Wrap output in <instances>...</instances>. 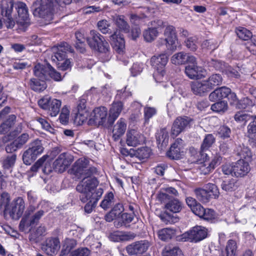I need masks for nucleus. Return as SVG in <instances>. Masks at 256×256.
Returning a JSON list of instances; mask_svg holds the SVG:
<instances>
[{
    "label": "nucleus",
    "instance_id": "nucleus-1",
    "mask_svg": "<svg viewBox=\"0 0 256 256\" xmlns=\"http://www.w3.org/2000/svg\"><path fill=\"white\" fill-rule=\"evenodd\" d=\"M57 4H61L58 0H36L32 4L33 14L35 16L50 20Z\"/></svg>",
    "mask_w": 256,
    "mask_h": 256
},
{
    "label": "nucleus",
    "instance_id": "nucleus-2",
    "mask_svg": "<svg viewBox=\"0 0 256 256\" xmlns=\"http://www.w3.org/2000/svg\"><path fill=\"white\" fill-rule=\"evenodd\" d=\"M36 210V208L34 206L30 204L19 224L21 231L23 232L30 228H32L34 226L44 215V212L42 210H40L32 215Z\"/></svg>",
    "mask_w": 256,
    "mask_h": 256
},
{
    "label": "nucleus",
    "instance_id": "nucleus-3",
    "mask_svg": "<svg viewBox=\"0 0 256 256\" xmlns=\"http://www.w3.org/2000/svg\"><path fill=\"white\" fill-rule=\"evenodd\" d=\"M98 173V170L94 166H88V160L86 158H79L73 164L71 174L78 178L90 177Z\"/></svg>",
    "mask_w": 256,
    "mask_h": 256
},
{
    "label": "nucleus",
    "instance_id": "nucleus-4",
    "mask_svg": "<svg viewBox=\"0 0 256 256\" xmlns=\"http://www.w3.org/2000/svg\"><path fill=\"white\" fill-rule=\"evenodd\" d=\"M90 47L102 53H106L110 49L108 43L104 36L95 30H90V36L86 38Z\"/></svg>",
    "mask_w": 256,
    "mask_h": 256
},
{
    "label": "nucleus",
    "instance_id": "nucleus-5",
    "mask_svg": "<svg viewBox=\"0 0 256 256\" xmlns=\"http://www.w3.org/2000/svg\"><path fill=\"white\" fill-rule=\"evenodd\" d=\"M168 62V57L164 54L152 57L150 59L151 65L155 70L153 76L156 82L162 81L165 74L164 68Z\"/></svg>",
    "mask_w": 256,
    "mask_h": 256
},
{
    "label": "nucleus",
    "instance_id": "nucleus-6",
    "mask_svg": "<svg viewBox=\"0 0 256 256\" xmlns=\"http://www.w3.org/2000/svg\"><path fill=\"white\" fill-rule=\"evenodd\" d=\"M157 199L162 203L164 204V208L167 212L173 214L178 213L182 208V203L177 198L160 192L157 196Z\"/></svg>",
    "mask_w": 256,
    "mask_h": 256
},
{
    "label": "nucleus",
    "instance_id": "nucleus-7",
    "mask_svg": "<svg viewBox=\"0 0 256 256\" xmlns=\"http://www.w3.org/2000/svg\"><path fill=\"white\" fill-rule=\"evenodd\" d=\"M207 229L202 226H196L181 236V240L184 242H198L206 238Z\"/></svg>",
    "mask_w": 256,
    "mask_h": 256
},
{
    "label": "nucleus",
    "instance_id": "nucleus-8",
    "mask_svg": "<svg viewBox=\"0 0 256 256\" xmlns=\"http://www.w3.org/2000/svg\"><path fill=\"white\" fill-rule=\"evenodd\" d=\"M44 150L40 140H36L32 142L28 149L26 150L22 156L24 164L30 165Z\"/></svg>",
    "mask_w": 256,
    "mask_h": 256
},
{
    "label": "nucleus",
    "instance_id": "nucleus-9",
    "mask_svg": "<svg viewBox=\"0 0 256 256\" xmlns=\"http://www.w3.org/2000/svg\"><path fill=\"white\" fill-rule=\"evenodd\" d=\"M39 106L47 112V114L51 116H56L60 112L62 102L57 99H52L48 97H44L38 102Z\"/></svg>",
    "mask_w": 256,
    "mask_h": 256
},
{
    "label": "nucleus",
    "instance_id": "nucleus-10",
    "mask_svg": "<svg viewBox=\"0 0 256 256\" xmlns=\"http://www.w3.org/2000/svg\"><path fill=\"white\" fill-rule=\"evenodd\" d=\"M192 120L188 116H178L174 121L171 128V136L174 138L191 126Z\"/></svg>",
    "mask_w": 256,
    "mask_h": 256
},
{
    "label": "nucleus",
    "instance_id": "nucleus-11",
    "mask_svg": "<svg viewBox=\"0 0 256 256\" xmlns=\"http://www.w3.org/2000/svg\"><path fill=\"white\" fill-rule=\"evenodd\" d=\"M164 32L166 46L168 50H176L177 46L178 38L175 28L172 25H166Z\"/></svg>",
    "mask_w": 256,
    "mask_h": 256
},
{
    "label": "nucleus",
    "instance_id": "nucleus-12",
    "mask_svg": "<svg viewBox=\"0 0 256 256\" xmlns=\"http://www.w3.org/2000/svg\"><path fill=\"white\" fill-rule=\"evenodd\" d=\"M73 161L72 157L67 152L60 154L53 163V167L56 172H62L70 166Z\"/></svg>",
    "mask_w": 256,
    "mask_h": 256
},
{
    "label": "nucleus",
    "instance_id": "nucleus-13",
    "mask_svg": "<svg viewBox=\"0 0 256 256\" xmlns=\"http://www.w3.org/2000/svg\"><path fill=\"white\" fill-rule=\"evenodd\" d=\"M60 248V243L58 237H50L46 239L42 244V250L48 255L56 254Z\"/></svg>",
    "mask_w": 256,
    "mask_h": 256
},
{
    "label": "nucleus",
    "instance_id": "nucleus-14",
    "mask_svg": "<svg viewBox=\"0 0 256 256\" xmlns=\"http://www.w3.org/2000/svg\"><path fill=\"white\" fill-rule=\"evenodd\" d=\"M98 184V180L95 178L84 177L82 180L78 184L76 189L78 192H90L94 194L92 190Z\"/></svg>",
    "mask_w": 256,
    "mask_h": 256
},
{
    "label": "nucleus",
    "instance_id": "nucleus-15",
    "mask_svg": "<svg viewBox=\"0 0 256 256\" xmlns=\"http://www.w3.org/2000/svg\"><path fill=\"white\" fill-rule=\"evenodd\" d=\"M149 246L150 243L148 240H140L128 245L126 250L130 256L142 254L148 250Z\"/></svg>",
    "mask_w": 256,
    "mask_h": 256
},
{
    "label": "nucleus",
    "instance_id": "nucleus-16",
    "mask_svg": "<svg viewBox=\"0 0 256 256\" xmlns=\"http://www.w3.org/2000/svg\"><path fill=\"white\" fill-rule=\"evenodd\" d=\"M171 62L176 65L196 64V58L188 54L181 52L174 54L171 58Z\"/></svg>",
    "mask_w": 256,
    "mask_h": 256
},
{
    "label": "nucleus",
    "instance_id": "nucleus-17",
    "mask_svg": "<svg viewBox=\"0 0 256 256\" xmlns=\"http://www.w3.org/2000/svg\"><path fill=\"white\" fill-rule=\"evenodd\" d=\"M24 209V200L21 197H18L14 201V204L8 212L13 219H18L23 214Z\"/></svg>",
    "mask_w": 256,
    "mask_h": 256
},
{
    "label": "nucleus",
    "instance_id": "nucleus-18",
    "mask_svg": "<svg viewBox=\"0 0 256 256\" xmlns=\"http://www.w3.org/2000/svg\"><path fill=\"white\" fill-rule=\"evenodd\" d=\"M126 143L130 146H136L144 141L143 135L138 131L132 129L128 130L126 134Z\"/></svg>",
    "mask_w": 256,
    "mask_h": 256
},
{
    "label": "nucleus",
    "instance_id": "nucleus-19",
    "mask_svg": "<svg viewBox=\"0 0 256 256\" xmlns=\"http://www.w3.org/2000/svg\"><path fill=\"white\" fill-rule=\"evenodd\" d=\"M110 42L114 49L118 53L122 52L125 47L124 36L120 30H116L110 37Z\"/></svg>",
    "mask_w": 256,
    "mask_h": 256
},
{
    "label": "nucleus",
    "instance_id": "nucleus-20",
    "mask_svg": "<svg viewBox=\"0 0 256 256\" xmlns=\"http://www.w3.org/2000/svg\"><path fill=\"white\" fill-rule=\"evenodd\" d=\"M108 115L107 108L104 106L94 109L90 120L96 124L102 125L105 122Z\"/></svg>",
    "mask_w": 256,
    "mask_h": 256
},
{
    "label": "nucleus",
    "instance_id": "nucleus-21",
    "mask_svg": "<svg viewBox=\"0 0 256 256\" xmlns=\"http://www.w3.org/2000/svg\"><path fill=\"white\" fill-rule=\"evenodd\" d=\"M72 52L71 46L66 42H61L57 46V51L52 56V60L55 62H61L65 60L67 52Z\"/></svg>",
    "mask_w": 256,
    "mask_h": 256
},
{
    "label": "nucleus",
    "instance_id": "nucleus-22",
    "mask_svg": "<svg viewBox=\"0 0 256 256\" xmlns=\"http://www.w3.org/2000/svg\"><path fill=\"white\" fill-rule=\"evenodd\" d=\"M192 64L186 67L185 73L186 76L191 79H200L204 77L206 70L202 67L197 66L196 62V64Z\"/></svg>",
    "mask_w": 256,
    "mask_h": 256
},
{
    "label": "nucleus",
    "instance_id": "nucleus-23",
    "mask_svg": "<svg viewBox=\"0 0 256 256\" xmlns=\"http://www.w3.org/2000/svg\"><path fill=\"white\" fill-rule=\"evenodd\" d=\"M124 104L120 101L114 102L110 110L109 116L108 119L110 124H113L115 120L118 117L122 110Z\"/></svg>",
    "mask_w": 256,
    "mask_h": 256
},
{
    "label": "nucleus",
    "instance_id": "nucleus-24",
    "mask_svg": "<svg viewBox=\"0 0 256 256\" xmlns=\"http://www.w3.org/2000/svg\"><path fill=\"white\" fill-rule=\"evenodd\" d=\"M126 129V120L121 118L114 125L112 130V138L114 141L118 140L124 134Z\"/></svg>",
    "mask_w": 256,
    "mask_h": 256
},
{
    "label": "nucleus",
    "instance_id": "nucleus-25",
    "mask_svg": "<svg viewBox=\"0 0 256 256\" xmlns=\"http://www.w3.org/2000/svg\"><path fill=\"white\" fill-rule=\"evenodd\" d=\"M250 168L248 162L244 160H240L234 166V174L235 176H243L250 171Z\"/></svg>",
    "mask_w": 256,
    "mask_h": 256
},
{
    "label": "nucleus",
    "instance_id": "nucleus-26",
    "mask_svg": "<svg viewBox=\"0 0 256 256\" xmlns=\"http://www.w3.org/2000/svg\"><path fill=\"white\" fill-rule=\"evenodd\" d=\"M190 88L192 91L196 95L202 96L210 91L205 80L192 82Z\"/></svg>",
    "mask_w": 256,
    "mask_h": 256
},
{
    "label": "nucleus",
    "instance_id": "nucleus-27",
    "mask_svg": "<svg viewBox=\"0 0 256 256\" xmlns=\"http://www.w3.org/2000/svg\"><path fill=\"white\" fill-rule=\"evenodd\" d=\"M104 190L102 188H98L96 192L92 194L90 200L84 206V211L88 214L91 213L93 209L96 207L98 201L101 198Z\"/></svg>",
    "mask_w": 256,
    "mask_h": 256
},
{
    "label": "nucleus",
    "instance_id": "nucleus-28",
    "mask_svg": "<svg viewBox=\"0 0 256 256\" xmlns=\"http://www.w3.org/2000/svg\"><path fill=\"white\" fill-rule=\"evenodd\" d=\"M230 94V89L222 86L216 89L209 95V100L212 102H216L226 98Z\"/></svg>",
    "mask_w": 256,
    "mask_h": 256
},
{
    "label": "nucleus",
    "instance_id": "nucleus-29",
    "mask_svg": "<svg viewBox=\"0 0 256 256\" xmlns=\"http://www.w3.org/2000/svg\"><path fill=\"white\" fill-rule=\"evenodd\" d=\"M50 65L49 64L45 65L40 64H36L34 68V74L42 80H48V74Z\"/></svg>",
    "mask_w": 256,
    "mask_h": 256
},
{
    "label": "nucleus",
    "instance_id": "nucleus-30",
    "mask_svg": "<svg viewBox=\"0 0 256 256\" xmlns=\"http://www.w3.org/2000/svg\"><path fill=\"white\" fill-rule=\"evenodd\" d=\"M182 142V139L177 140L170 146V150L167 152L166 155L171 159L178 160L181 158L182 152L180 150V142Z\"/></svg>",
    "mask_w": 256,
    "mask_h": 256
},
{
    "label": "nucleus",
    "instance_id": "nucleus-31",
    "mask_svg": "<svg viewBox=\"0 0 256 256\" xmlns=\"http://www.w3.org/2000/svg\"><path fill=\"white\" fill-rule=\"evenodd\" d=\"M134 212L122 214L120 217L114 222V226L117 228L122 226L127 227L128 224L134 220Z\"/></svg>",
    "mask_w": 256,
    "mask_h": 256
},
{
    "label": "nucleus",
    "instance_id": "nucleus-32",
    "mask_svg": "<svg viewBox=\"0 0 256 256\" xmlns=\"http://www.w3.org/2000/svg\"><path fill=\"white\" fill-rule=\"evenodd\" d=\"M86 100L84 98L80 100L77 106L78 112L76 114L75 118L76 120H79L82 122H83L86 120L88 116L87 110H86Z\"/></svg>",
    "mask_w": 256,
    "mask_h": 256
},
{
    "label": "nucleus",
    "instance_id": "nucleus-33",
    "mask_svg": "<svg viewBox=\"0 0 256 256\" xmlns=\"http://www.w3.org/2000/svg\"><path fill=\"white\" fill-rule=\"evenodd\" d=\"M14 6V0H2L0 2L2 15L5 17H10L13 11Z\"/></svg>",
    "mask_w": 256,
    "mask_h": 256
},
{
    "label": "nucleus",
    "instance_id": "nucleus-34",
    "mask_svg": "<svg viewBox=\"0 0 256 256\" xmlns=\"http://www.w3.org/2000/svg\"><path fill=\"white\" fill-rule=\"evenodd\" d=\"M16 8L17 10L19 18L24 22L28 18V8L24 2H18L16 4Z\"/></svg>",
    "mask_w": 256,
    "mask_h": 256
},
{
    "label": "nucleus",
    "instance_id": "nucleus-35",
    "mask_svg": "<svg viewBox=\"0 0 256 256\" xmlns=\"http://www.w3.org/2000/svg\"><path fill=\"white\" fill-rule=\"evenodd\" d=\"M76 42V48L80 52H84L85 51L86 38L84 33L80 31H78L75 34Z\"/></svg>",
    "mask_w": 256,
    "mask_h": 256
},
{
    "label": "nucleus",
    "instance_id": "nucleus-36",
    "mask_svg": "<svg viewBox=\"0 0 256 256\" xmlns=\"http://www.w3.org/2000/svg\"><path fill=\"white\" fill-rule=\"evenodd\" d=\"M209 89L212 90L216 86L222 84V78L220 74H212L205 80Z\"/></svg>",
    "mask_w": 256,
    "mask_h": 256
},
{
    "label": "nucleus",
    "instance_id": "nucleus-37",
    "mask_svg": "<svg viewBox=\"0 0 256 256\" xmlns=\"http://www.w3.org/2000/svg\"><path fill=\"white\" fill-rule=\"evenodd\" d=\"M215 138L212 134H208L206 135L201 145L200 154L201 156H204L206 153L204 151L208 150L214 142Z\"/></svg>",
    "mask_w": 256,
    "mask_h": 256
},
{
    "label": "nucleus",
    "instance_id": "nucleus-38",
    "mask_svg": "<svg viewBox=\"0 0 256 256\" xmlns=\"http://www.w3.org/2000/svg\"><path fill=\"white\" fill-rule=\"evenodd\" d=\"M16 159V155L15 154H12L4 158L2 164L3 168L4 170L11 171L12 168L14 166Z\"/></svg>",
    "mask_w": 256,
    "mask_h": 256
},
{
    "label": "nucleus",
    "instance_id": "nucleus-39",
    "mask_svg": "<svg viewBox=\"0 0 256 256\" xmlns=\"http://www.w3.org/2000/svg\"><path fill=\"white\" fill-rule=\"evenodd\" d=\"M29 84L30 88L36 92H40L44 90L46 88V84L44 80H37L33 78H31Z\"/></svg>",
    "mask_w": 256,
    "mask_h": 256
},
{
    "label": "nucleus",
    "instance_id": "nucleus-40",
    "mask_svg": "<svg viewBox=\"0 0 256 256\" xmlns=\"http://www.w3.org/2000/svg\"><path fill=\"white\" fill-rule=\"evenodd\" d=\"M236 152L240 158V160H244L248 162L251 160L252 154L248 146L244 145L240 146L237 148Z\"/></svg>",
    "mask_w": 256,
    "mask_h": 256
},
{
    "label": "nucleus",
    "instance_id": "nucleus-41",
    "mask_svg": "<svg viewBox=\"0 0 256 256\" xmlns=\"http://www.w3.org/2000/svg\"><path fill=\"white\" fill-rule=\"evenodd\" d=\"M114 22L119 30L125 33L130 32V26L124 18V16H118L114 18Z\"/></svg>",
    "mask_w": 256,
    "mask_h": 256
},
{
    "label": "nucleus",
    "instance_id": "nucleus-42",
    "mask_svg": "<svg viewBox=\"0 0 256 256\" xmlns=\"http://www.w3.org/2000/svg\"><path fill=\"white\" fill-rule=\"evenodd\" d=\"M158 31L155 28H148L143 32L144 40L148 42L154 41L158 35Z\"/></svg>",
    "mask_w": 256,
    "mask_h": 256
},
{
    "label": "nucleus",
    "instance_id": "nucleus-43",
    "mask_svg": "<svg viewBox=\"0 0 256 256\" xmlns=\"http://www.w3.org/2000/svg\"><path fill=\"white\" fill-rule=\"evenodd\" d=\"M162 256H183L182 250L176 246H166L162 252Z\"/></svg>",
    "mask_w": 256,
    "mask_h": 256
},
{
    "label": "nucleus",
    "instance_id": "nucleus-44",
    "mask_svg": "<svg viewBox=\"0 0 256 256\" xmlns=\"http://www.w3.org/2000/svg\"><path fill=\"white\" fill-rule=\"evenodd\" d=\"M156 140L158 144H161L162 146H166L169 140L168 133L166 128L160 130L156 135Z\"/></svg>",
    "mask_w": 256,
    "mask_h": 256
},
{
    "label": "nucleus",
    "instance_id": "nucleus-45",
    "mask_svg": "<svg viewBox=\"0 0 256 256\" xmlns=\"http://www.w3.org/2000/svg\"><path fill=\"white\" fill-rule=\"evenodd\" d=\"M196 198L203 203L208 202L210 198V195L208 193L205 188H198L194 190Z\"/></svg>",
    "mask_w": 256,
    "mask_h": 256
},
{
    "label": "nucleus",
    "instance_id": "nucleus-46",
    "mask_svg": "<svg viewBox=\"0 0 256 256\" xmlns=\"http://www.w3.org/2000/svg\"><path fill=\"white\" fill-rule=\"evenodd\" d=\"M238 246L236 241L230 240L228 241L226 246V256H236L237 252Z\"/></svg>",
    "mask_w": 256,
    "mask_h": 256
},
{
    "label": "nucleus",
    "instance_id": "nucleus-47",
    "mask_svg": "<svg viewBox=\"0 0 256 256\" xmlns=\"http://www.w3.org/2000/svg\"><path fill=\"white\" fill-rule=\"evenodd\" d=\"M175 231L171 228H166L158 232L159 238L163 241H166L172 238L174 235Z\"/></svg>",
    "mask_w": 256,
    "mask_h": 256
},
{
    "label": "nucleus",
    "instance_id": "nucleus-48",
    "mask_svg": "<svg viewBox=\"0 0 256 256\" xmlns=\"http://www.w3.org/2000/svg\"><path fill=\"white\" fill-rule=\"evenodd\" d=\"M236 32L238 36L244 40H248L253 36L250 31L243 27L237 28Z\"/></svg>",
    "mask_w": 256,
    "mask_h": 256
},
{
    "label": "nucleus",
    "instance_id": "nucleus-49",
    "mask_svg": "<svg viewBox=\"0 0 256 256\" xmlns=\"http://www.w3.org/2000/svg\"><path fill=\"white\" fill-rule=\"evenodd\" d=\"M204 160V164L200 166V170L204 174H207L211 172L214 169V166H212L211 163L208 162L209 156L208 154L202 156Z\"/></svg>",
    "mask_w": 256,
    "mask_h": 256
},
{
    "label": "nucleus",
    "instance_id": "nucleus-50",
    "mask_svg": "<svg viewBox=\"0 0 256 256\" xmlns=\"http://www.w3.org/2000/svg\"><path fill=\"white\" fill-rule=\"evenodd\" d=\"M150 148L148 147H142L134 152V156L142 160L148 158L150 156Z\"/></svg>",
    "mask_w": 256,
    "mask_h": 256
},
{
    "label": "nucleus",
    "instance_id": "nucleus-51",
    "mask_svg": "<svg viewBox=\"0 0 256 256\" xmlns=\"http://www.w3.org/2000/svg\"><path fill=\"white\" fill-rule=\"evenodd\" d=\"M254 105V102L248 98L244 97L238 100L236 103V107L240 109L249 108Z\"/></svg>",
    "mask_w": 256,
    "mask_h": 256
},
{
    "label": "nucleus",
    "instance_id": "nucleus-52",
    "mask_svg": "<svg viewBox=\"0 0 256 256\" xmlns=\"http://www.w3.org/2000/svg\"><path fill=\"white\" fill-rule=\"evenodd\" d=\"M221 188L222 190L227 192H232L237 188L236 182L234 180H224L221 184Z\"/></svg>",
    "mask_w": 256,
    "mask_h": 256
},
{
    "label": "nucleus",
    "instance_id": "nucleus-53",
    "mask_svg": "<svg viewBox=\"0 0 256 256\" xmlns=\"http://www.w3.org/2000/svg\"><path fill=\"white\" fill-rule=\"evenodd\" d=\"M219 46L218 42L215 39H210L204 40L202 46V48H206L212 51L216 49Z\"/></svg>",
    "mask_w": 256,
    "mask_h": 256
},
{
    "label": "nucleus",
    "instance_id": "nucleus-54",
    "mask_svg": "<svg viewBox=\"0 0 256 256\" xmlns=\"http://www.w3.org/2000/svg\"><path fill=\"white\" fill-rule=\"evenodd\" d=\"M204 188L208 193L210 195V198H218L220 192L216 185L213 184L208 183L205 186Z\"/></svg>",
    "mask_w": 256,
    "mask_h": 256
},
{
    "label": "nucleus",
    "instance_id": "nucleus-55",
    "mask_svg": "<svg viewBox=\"0 0 256 256\" xmlns=\"http://www.w3.org/2000/svg\"><path fill=\"white\" fill-rule=\"evenodd\" d=\"M234 118L238 122L245 124L247 121L251 120L252 116L244 112H238L235 114Z\"/></svg>",
    "mask_w": 256,
    "mask_h": 256
},
{
    "label": "nucleus",
    "instance_id": "nucleus-56",
    "mask_svg": "<svg viewBox=\"0 0 256 256\" xmlns=\"http://www.w3.org/2000/svg\"><path fill=\"white\" fill-rule=\"evenodd\" d=\"M76 244V242L73 240H67L61 251L60 256H66L68 254L70 250L74 248Z\"/></svg>",
    "mask_w": 256,
    "mask_h": 256
},
{
    "label": "nucleus",
    "instance_id": "nucleus-57",
    "mask_svg": "<svg viewBox=\"0 0 256 256\" xmlns=\"http://www.w3.org/2000/svg\"><path fill=\"white\" fill-rule=\"evenodd\" d=\"M97 26L98 30L104 34L111 32L110 24L106 20H100L97 24Z\"/></svg>",
    "mask_w": 256,
    "mask_h": 256
},
{
    "label": "nucleus",
    "instance_id": "nucleus-58",
    "mask_svg": "<svg viewBox=\"0 0 256 256\" xmlns=\"http://www.w3.org/2000/svg\"><path fill=\"white\" fill-rule=\"evenodd\" d=\"M228 108L227 102L224 100L216 102L211 106L212 110L216 112H224Z\"/></svg>",
    "mask_w": 256,
    "mask_h": 256
},
{
    "label": "nucleus",
    "instance_id": "nucleus-59",
    "mask_svg": "<svg viewBox=\"0 0 256 256\" xmlns=\"http://www.w3.org/2000/svg\"><path fill=\"white\" fill-rule=\"evenodd\" d=\"M160 218L162 221L166 224L175 222L176 219V218L169 214V212H167L166 210L160 214Z\"/></svg>",
    "mask_w": 256,
    "mask_h": 256
},
{
    "label": "nucleus",
    "instance_id": "nucleus-60",
    "mask_svg": "<svg viewBox=\"0 0 256 256\" xmlns=\"http://www.w3.org/2000/svg\"><path fill=\"white\" fill-rule=\"evenodd\" d=\"M10 202V196L8 193L3 192L0 195V205L4 211H8V206Z\"/></svg>",
    "mask_w": 256,
    "mask_h": 256
},
{
    "label": "nucleus",
    "instance_id": "nucleus-61",
    "mask_svg": "<svg viewBox=\"0 0 256 256\" xmlns=\"http://www.w3.org/2000/svg\"><path fill=\"white\" fill-rule=\"evenodd\" d=\"M114 197L112 192L108 193L102 202L100 204L101 207L104 210L108 208L112 205Z\"/></svg>",
    "mask_w": 256,
    "mask_h": 256
},
{
    "label": "nucleus",
    "instance_id": "nucleus-62",
    "mask_svg": "<svg viewBox=\"0 0 256 256\" xmlns=\"http://www.w3.org/2000/svg\"><path fill=\"white\" fill-rule=\"evenodd\" d=\"M30 138L28 134L26 133H24L20 136H18L14 140L16 144V145L20 148H22V146L26 144Z\"/></svg>",
    "mask_w": 256,
    "mask_h": 256
},
{
    "label": "nucleus",
    "instance_id": "nucleus-63",
    "mask_svg": "<svg viewBox=\"0 0 256 256\" xmlns=\"http://www.w3.org/2000/svg\"><path fill=\"white\" fill-rule=\"evenodd\" d=\"M218 134L219 136L224 139L228 138L231 134V130L228 126H222L218 128Z\"/></svg>",
    "mask_w": 256,
    "mask_h": 256
},
{
    "label": "nucleus",
    "instance_id": "nucleus-64",
    "mask_svg": "<svg viewBox=\"0 0 256 256\" xmlns=\"http://www.w3.org/2000/svg\"><path fill=\"white\" fill-rule=\"evenodd\" d=\"M146 18V16L144 14H132L130 19L132 23L138 25L144 22V20Z\"/></svg>",
    "mask_w": 256,
    "mask_h": 256
}]
</instances>
